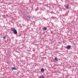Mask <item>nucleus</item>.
Segmentation results:
<instances>
[{"instance_id":"obj_2","label":"nucleus","mask_w":78,"mask_h":78,"mask_svg":"<svg viewBox=\"0 0 78 78\" xmlns=\"http://www.w3.org/2000/svg\"><path fill=\"white\" fill-rule=\"evenodd\" d=\"M71 48V46L69 45H67L66 47V48L67 49V50H70Z\"/></svg>"},{"instance_id":"obj_3","label":"nucleus","mask_w":78,"mask_h":78,"mask_svg":"<svg viewBox=\"0 0 78 78\" xmlns=\"http://www.w3.org/2000/svg\"><path fill=\"white\" fill-rule=\"evenodd\" d=\"M65 7L66 9H69V5H67L65 6Z\"/></svg>"},{"instance_id":"obj_8","label":"nucleus","mask_w":78,"mask_h":78,"mask_svg":"<svg viewBox=\"0 0 78 78\" xmlns=\"http://www.w3.org/2000/svg\"><path fill=\"white\" fill-rule=\"evenodd\" d=\"M40 78H45L44 76H41L40 77Z\"/></svg>"},{"instance_id":"obj_5","label":"nucleus","mask_w":78,"mask_h":78,"mask_svg":"<svg viewBox=\"0 0 78 78\" xmlns=\"http://www.w3.org/2000/svg\"><path fill=\"white\" fill-rule=\"evenodd\" d=\"M47 27H44L43 28V30H44V31H46V30H47Z\"/></svg>"},{"instance_id":"obj_10","label":"nucleus","mask_w":78,"mask_h":78,"mask_svg":"<svg viewBox=\"0 0 78 78\" xmlns=\"http://www.w3.org/2000/svg\"><path fill=\"white\" fill-rule=\"evenodd\" d=\"M5 37H6L5 36H4V37H3V39H5Z\"/></svg>"},{"instance_id":"obj_6","label":"nucleus","mask_w":78,"mask_h":78,"mask_svg":"<svg viewBox=\"0 0 78 78\" xmlns=\"http://www.w3.org/2000/svg\"><path fill=\"white\" fill-rule=\"evenodd\" d=\"M41 72H44V68H42L41 69Z\"/></svg>"},{"instance_id":"obj_4","label":"nucleus","mask_w":78,"mask_h":78,"mask_svg":"<svg viewBox=\"0 0 78 78\" xmlns=\"http://www.w3.org/2000/svg\"><path fill=\"white\" fill-rule=\"evenodd\" d=\"M12 70H17V68L16 67H12Z\"/></svg>"},{"instance_id":"obj_9","label":"nucleus","mask_w":78,"mask_h":78,"mask_svg":"<svg viewBox=\"0 0 78 78\" xmlns=\"http://www.w3.org/2000/svg\"><path fill=\"white\" fill-rule=\"evenodd\" d=\"M27 18H29V19H30L31 18V16H27Z\"/></svg>"},{"instance_id":"obj_1","label":"nucleus","mask_w":78,"mask_h":78,"mask_svg":"<svg viewBox=\"0 0 78 78\" xmlns=\"http://www.w3.org/2000/svg\"><path fill=\"white\" fill-rule=\"evenodd\" d=\"M15 34H17V30H16L15 28H13L11 30Z\"/></svg>"},{"instance_id":"obj_7","label":"nucleus","mask_w":78,"mask_h":78,"mask_svg":"<svg viewBox=\"0 0 78 78\" xmlns=\"http://www.w3.org/2000/svg\"><path fill=\"white\" fill-rule=\"evenodd\" d=\"M55 61H58V58H55Z\"/></svg>"}]
</instances>
